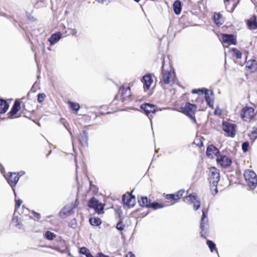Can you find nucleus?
Masks as SVG:
<instances>
[{"label":"nucleus","instance_id":"obj_1","mask_svg":"<svg viewBox=\"0 0 257 257\" xmlns=\"http://www.w3.org/2000/svg\"><path fill=\"white\" fill-rule=\"evenodd\" d=\"M209 179L212 194L215 195L218 192L217 184L220 180L219 170L215 167H211L209 170Z\"/></svg>","mask_w":257,"mask_h":257},{"label":"nucleus","instance_id":"obj_2","mask_svg":"<svg viewBox=\"0 0 257 257\" xmlns=\"http://www.w3.org/2000/svg\"><path fill=\"white\" fill-rule=\"evenodd\" d=\"M202 214L200 225L201 229L200 235L201 237L206 239L209 229L208 218L207 217L208 211L205 209H202Z\"/></svg>","mask_w":257,"mask_h":257},{"label":"nucleus","instance_id":"obj_3","mask_svg":"<svg viewBox=\"0 0 257 257\" xmlns=\"http://www.w3.org/2000/svg\"><path fill=\"white\" fill-rule=\"evenodd\" d=\"M244 177L248 187L254 189L257 185V176L254 172L250 170H246Z\"/></svg>","mask_w":257,"mask_h":257},{"label":"nucleus","instance_id":"obj_4","mask_svg":"<svg viewBox=\"0 0 257 257\" xmlns=\"http://www.w3.org/2000/svg\"><path fill=\"white\" fill-rule=\"evenodd\" d=\"M87 205L89 208L94 209L98 214H101L104 213V205L99 203L98 200L94 197H92L88 201Z\"/></svg>","mask_w":257,"mask_h":257},{"label":"nucleus","instance_id":"obj_5","mask_svg":"<svg viewBox=\"0 0 257 257\" xmlns=\"http://www.w3.org/2000/svg\"><path fill=\"white\" fill-rule=\"evenodd\" d=\"M255 115L254 110L251 107L245 106L240 112V116L244 121H249Z\"/></svg>","mask_w":257,"mask_h":257},{"label":"nucleus","instance_id":"obj_6","mask_svg":"<svg viewBox=\"0 0 257 257\" xmlns=\"http://www.w3.org/2000/svg\"><path fill=\"white\" fill-rule=\"evenodd\" d=\"M141 108L143 109L148 117L151 119L152 114H155L156 112L157 106L155 105L149 103H145L141 105Z\"/></svg>","mask_w":257,"mask_h":257},{"label":"nucleus","instance_id":"obj_7","mask_svg":"<svg viewBox=\"0 0 257 257\" xmlns=\"http://www.w3.org/2000/svg\"><path fill=\"white\" fill-rule=\"evenodd\" d=\"M217 164L223 168H227L232 164V160L225 155H220L216 159Z\"/></svg>","mask_w":257,"mask_h":257},{"label":"nucleus","instance_id":"obj_8","mask_svg":"<svg viewBox=\"0 0 257 257\" xmlns=\"http://www.w3.org/2000/svg\"><path fill=\"white\" fill-rule=\"evenodd\" d=\"M223 130L227 134L228 136L234 137L235 135V125L228 122H223Z\"/></svg>","mask_w":257,"mask_h":257},{"label":"nucleus","instance_id":"obj_9","mask_svg":"<svg viewBox=\"0 0 257 257\" xmlns=\"http://www.w3.org/2000/svg\"><path fill=\"white\" fill-rule=\"evenodd\" d=\"M196 109L197 106L195 104L187 102L183 108V110L185 113H187L191 118H193L195 117L194 113Z\"/></svg>","mask_w":257,"mask_h":257},{"label":"nucleus","instance_id":"obj_10","mask_svg":"<svg viewBox=\"0 0 257 257\" xmlns=\"http://www.w3.org/2000/svg\"><path fill=\"white\" fill-rule=\"evenodd\" d=\"M74 204H71L70 205L64 206L59 212V215L61 217H65L67 216L70 215L71 214L73 213L74 209L76 207Z\"/></svg>","mask_w":257,"mask_h":257},{"label":"nucleus","instance_id":"obj_11","mask_svg":"<svg viewBox=\"0 0 257 257\" xmlns=\"http://www.w3.org/2000/svg\"><path fill=\"white\" fill-rule=\"evenodd\" d=\"M222 41L229 45H236V38L232 34H223L221 36Z\"/></svg>","mask_w":257,"mask_h":257},{"label":"nucleus","instance_id":"obj_12","mask_svg":"<svg viewBox=\"0 0 257 257\" xmlns=\"http://www.w3.org/2000/svg\"><path fill=\"white\" fill-rule=\"evenodd\" d=\"M206 155L210 158H213V155L218 157L220 154L219 150L213 145H209L206 149Z\"/></svg>","mask_w":257,"mask_h":257},{"label":"nucleus","instance_id":"obj_13","mask_svg":"<svg viewBox=\"0 0 257 257\" xmlns=\"http://www.w3.org/2000/svg\"><path fill=\"white\" fill-rule=\"evenodd\" d=\"M9 179L8 180V182L10 185L11 186L13 190L14 191V194L15 196H16V193L15 192V189L14 188V187L17 184V182L19 179V174H16V173H13L11 172L9 173Z\"/></svg>","mask_w":257,"mask_h":257},{"label":"nucleus","instance_id":"obj_14","mask_svg":"<svg viewBox=\"0 0 257 257\" xmlns=\"http://www.w3.org/2000/svg\"><path fill=\"white\" fill-rule=\"evenodd\" d=\"M162 80L165 84H168L170 82L171 79L172 78V74L170 71H165L164 69V65L163 63L162 66Z\"/></svg>","mask_w":257,"mask_h":257},{"label":"nucleus","instance_id":"obj_15","mask_svg":"<svg viewBox=\"0 0 257 257\" xmlns=\"http://www.w3.org/2000/svg\"><path fill=\"white\" fill-rule=\"evenodd\" d=\"M20 105H21V102L20 100H16L12 108L11 111L8 113V115H9V116L8 118H12L15 114H17V113L19 111L20 109Z\"/></svg>","mask_w":257,"mask_h":257},{"label":"nucleus","instance_id":"obj_16","mask_svg":"<svg viewBox=\"0 0 257 257\" xmlns=\"http://www.w3.org/2000/svg\"><path fill=\"white\" fill-rule=\"evenodd\" d=\"M88 133L86 130H83L79 133L78 139L80 143L83 146H88Z\"/></svg>","mask_w":257,"mask_h":257},{"label":"nucleus","instance_id":"obj_17","mask_svg":"<svg viewBox=\"0 0 257 257\" xmlns=\"http://www.w3.org/2000/svg\"><path fill=\"white\" fill-rule=\"evenodd\" d=\"M142 81L144 84V88L148 90L153 83V80L151 75L149 74H147L143 77Z\"/></svg>","mask_w":257,"mask_h":257},{"label":"nucleus","instance_id":"obj_18","mask_svg":"<svg viewBox=\"0 0 257 257\" xmlns=\"http://www.w3.org/2000/svg\"><path fill=\"white\" fill-rule=\"evenodd\" d=\"M122 201L124 205L127 206L128 208L133 207L136 203L135 197L126 198V195H122Z\"/></svg>","mask_w":257,"mask_h":257},{"label":"nucleus","instance_id":"obj_19","mask_svg":"<svg viewBox=\"0 0 257 257\" xmlns=\"http://www.w3.org/2000/svg\"><path fill=\"white\" fill-rule=\"evenodd\" d=\"M138 201L139 205L142 207L149 208L151 200L146 196H138Z\"/></svg>","mask_w":257,"mask_h":257},{"label":"nucleus","instance_id":"obj_20","mask_svg":"<svg viewBox=\"0 0 257 257\" xmlns=\"http://www.w3.org/2000/svg\"><path fill=\"white\" fill-rule=\"evenodd\" d=\"M121 100L122 102L126 100V98L131 96V90L129 87H124L122 86L120 89Z\"/></svg>","mask_w":257,"mask_h":257},{"label":"nucleus","instance_id":"obj_21","mask_svg":"<svg viewBox=\"0 0 257 257\" xmlns=\"http://www.w3.org/2000/svg\"><path fill=\"white\" fill-rule=\"evenodd\" d=\"M62 38V34L61 32H57L52 34L49 38L48 41L50 43V45H53L57 43Z\"/></svg>","mask_w":257,"mask_h":257},{"label":"nucleus","instance_id":"obj_22","mask_svg":"<svg viewBox=\"0 0 257 257\" xmlns=\"http://www.w3.org/2000/svg\"><path fill=\"white\" fill-rule=\"evenodd\" d=\"M247 25L248 28L250 30H255L257 29L256 17L255 16H252L249 20L247 21Z\"/></svg>","mask_w":257,"mask_h":257},{"label":"nucleus","instance_id":"obj_23","mask_svg":"<svg viewBox=\"0 0 257 257\" xmlns=\"http://www.w3.org/2000/svg\"><path fill=\"white\" fill-rule=\"evenodd\" d=\"M205 94V98L207 104L209 107L213 108V92L211 91L210 93V96L209 93H208V90L204 93Z\"/></svg>","mask_w":257,"mask_h":257},{"label":"nucleus","instance_id":"obj_24","mask_svg":"<svg viewBox=\"0 0 257 257\" xmlns=\"http://www.w3.org/2000/svg\"><path fill=\"white\" fill-rule=\"evenodd\" d=\"M9 107V103L4 99H0V113H5Z\"/></svg>","mask_w":257,"mask_h":257},{"label":"nucleus","instance_id":"obj_25","mask_svg":"<svg viewBox=\"0 0 257 257\" xmlns=\"http://www.w3.org/2000/svg\"><path fill=\"white\" fill-rule=\"evenodd\" d=\"M173 10L176 15H179L181 13L182 8L180 1L177 0L174 2L173 4Z\"/></svg>","mask_w":257,"mask_h":257},{"label":"nucleus","instance_id":"obj_26","mask_svg":"<svg viewBox=\"0 0 257 257\" xmlns=\"http://www.w3.org/2000/svg\"><path fill=\"white\" fill-rule=\"evenodd\" d=\"M246 67L252 71H254L257 69V63L254 60L251 59L246 62Z\"/></svg>","mask_w":257,"mask_h":257},{"label":"nucleus","instance_id":"obj_27","mask_svg":"<svg viewBox=\"0 0 257 257\" xmlns=\"http://www.w3.org/2000/svg\"><path fill=\"white\" fill-rule=\"evenodd\" d=\"M214 21L217 25H221L223 22L222 15L220 13L215 14L214 15Z\"/></svg>","mask_w":257,"mask_h":257},{"label":"nucleus","instance_id":"obj_28","mask_svg":"<svg viewBox=\"0 0 257 257\" xmlns=\"http://www.w3.org/2000/svg\"><path fill=\"white\" fill-rule=\"evenodd\" d=\"M206 244H207L208 247L209 248L211 252H212L214 251H215L218 254V251L216 247V244L214 242L210 240L207 239L206 241Z\"/></svg>","mask_w":257,"mask_h":257},{"label":"nucleus","instance_id":"obj_29","mask_svg":"<svg viewBox=\"0 0 257 257\" xmlns=\"http://www.w3.org/2000/svg\"><path fill=\"white\" fill-rule=\"evenodd\" d=\"M197 197L198 196L196 193L190 194L186 197L187 203L189 204L193 203L196 200H198Z\"/></svg>","mask_w":257,"mask_h":257},{"label":"nucleus","instance_id":"obj_30","mask_svg":"<svg viewBox=\"0 0 257 257\" xmlns=\"http://www.w3.org/2000/svg\"><path fill=\"white\" fill-rule=\"evenodd\" d=\"M164 207V205L157 202H150L149 208H151L154 210H157L159 209L163 208Z\"/></svg>","mask_w":257,"mask_h":257},{"label":"nucleus","instance_id":"obj_31","mask_svg":"<svg viewBox=\"0 0 257 257\" xmlns=\"http://www.w3.org/2000/svg\"><path fill=\"white\" fill-rule=\"evenodd\" d=\"M80 253L85 255L86 257H94L90 252L89 250L85 247H82L79 250Z\"/></svg>","mask_w":257,"mask_h":257},{"label":"nucleus","instance_id":"obj_32","mask_svg":"<svg viewBox=\"0 0 257 257\" xmlns=\"http://www.w3.org/2000/svg\"><path fill=\"white\" fill-rule=\"evenodd\" d=\"M90 224L93 226H98L101 223V220L99 218H89Z\"/></svg>","mask_w":257,"mask_h":257},{"label":"nucleus","instance_id":"obj_33","mask_svg":"<svg viewBox=\"0 0 257 257\" xmlns=\"http://www.w3.org/2000/svg\"><path fill=\"white\" fill-rule=\"evenodd\" d=\"M56 235L50 231H47L45 234V236L46 239L49 240H53L55 237Z\"/></svg>","mask_w":257,"mask_h":257},{"label":"nucleus","instance_id":"obj_34","mask_svg":"<svg viewBox=\"0 0 257 257\" xmlns=\"http://www.w3.org/2000/svg\"><path fill=\"white\" fill-rule=\"evenodd\" d=\"M166 198L167 199H170L174 201L173 202L171 203L172 205L177 203L178 201V200L176 198V195H175V193L166 195Z\"/></svg>","mask_w":257,"mask_h":257},{"label":"nucleus","instance_id":"obj_35","mask_svg":"<svg viewBox=\"0 0 257 257\" xmlns=\"http://www.w3.org/2000/svg\"><path fill=\"white\" fill-rule=\"evenodd\" d=\"M69 103L70 104V108H71L72 110H73L76 112H77L78 111V110L80 108V106L78 103L71 102V101H69Z\"/></svg>","mask_w":257,"mask_h":257},{"label":"nucleus","instance_id":"obj_36","mask_svg":"<svg viewBox=\"0 0 257 257\" xmlns=\"http://www.w3.org/2000/svg\"><path fill=\"white\" fill-rule=\"evenodd\" d=\"M124 226L125 225L123 223L122 219L120 218L116 224V228L118 230L122 231L124 229Z\"/></svg>","mask_w":257,"mask_h":257},{"label":"nucleus","instance_id":"obj_37","mask_svg":"<svg viewBox=\"0 0 257 257\" xmlns=\"http://www.w3.org/2000/svg\"><path fill=\"white\" fill-rule=\"evenodd\" d=\"M231 51L234 53L235 57L237 59H240L242 56L241 52L235 48H233Z\"/></svg>","mask_w":257,"mask_h":257},{"label":"nucleus","instance_id":"obj_38","mask_svg":"<svg viewBox=\"0 0 257 257\" xmlns=\"http://www.w3.org/2000/svg\"><path fill=\"white\" fill-rule=\"evenodd\" d=\"M207 91V89L203 88V89H192L191 92L193 94H204Z\"/></svg>","mask_w":257,"mask_h":257},{"label":"nucleus","instance_id":"obj_39","mask_svg":"<svg viewBox=\"0 0 257 257\" xmlns=\"http://www.w3.org/2000/svg\"><path fill=\"white\" fill-rule=\"evenodd\" d=\"M249 145L248 142H245L242 144L241 148L243 152H246L248 151Z\"/></svg>","mask_w":257,"mask_h":257},{"label":"nucleus","instance_id":"obj_40","mask_svg":"<svg viewBox=\"0 0 257 257\" xmlns=\"http://www.w3.org/2000/svg\"><path fill=\"white\" fill-rule=\"evenodd\" d=\"M46 97V95L44 93H39L37 96V100L39 103L42 102L45 98Z\"/></svg>","mask_w":257,"mask_h":257},{"label":"nucleus","instance_id":"obj_41","mask_svg":"<svg viewBox=\"0 0 257 257\" xmlns=\"http://www.w3.org/2000/svg\"><path fill=\"white\" fill-rule=\"evenodd\" d=\"M61 123L63 124L64 126L68 130V131L69 132L71 137V139L72 140L73 139V135H72V134L70 130V128L68 127V123H66L65 121H64V119L62 118L61 119Z\"/></svg>","mask_w":257,"mask_h":257},{"label":"nucleus","instance_id":"obj_42","mask_svg":"<svg viewBox=\"0 0 257 257\" xmlns=\"http://www.w3.org/2000/svg\"><path fill=\"white\" fill-rule=\"evenodd\" d=\"M193 204H194V205H193V209H194V210H198L200 208L201 203H200V201L199 200H196L193 203Z\"/></svg>","mask_w":257,"mask_h":257},{"label":"nucleus","instance_id":"obj_43","mask_svg":"<svg viewBox=\"0 0 257 257\" xmlns=\"http://www.w3.org/2000/svg\"><path fill=\"white\" fill-rule=\"evenodd\" d=\"M184 192V190H180L177 191L175 194L176 195V198L178 200L183 196V193Z\"/></svg>","mask_w":257,"mask_h":257},{"label":"nucleus","instance_id":"obj_44","mask_svg":"<svg viewBox=\"0 0 257 257\" xmlns=\"http://www.w3.org/2000/svg\"><path fill=\"white\" fill-rule=\"evenodd\" d=\"M249 137L250 139L252 140V141H254L257 138V137H256V134L254 133L253 131L249 135Z\"/></svg>","mask_w":257,"mask_h":257},{"label":"nucleus","instance_id":"obj_45","mask_svg":"<svg viewBox=\"0 0 257 257\" xmlns=\"http://www.w3.org/2000/svg\"><path fill=\"white\" fill-rule=\"evenodd\" d=\"M22 202L23 201L21 199L16 200V209L19 208L20 207L21 205L22 204Z\"/></svg>","mask_w":257,"mask_h":257},{"label":"nucleus","instance_id":"obj_46","mask_svg":"<svg viewBox=\"0 0 257 257\" xmlns=\"http://www.w3.org/2000/svg\"><path fill=\"white\" fill-rule=\"evenodd\" d=\"M76 225V221L75 219H73L71 221L70 223H69V226L73 228H74Z\"/></svg>","mask_w":257,"mask_h":257},{"label":"nucleus","instance_id":"obj_47","mask_svg":"<svg viewBox=\"0 0 257 257\" xmlns=\"http://www.w3.org/2000/svg\"><path fill=\"white\" fill-rule=\"evenodd\" d=\"M0 15L1 16H3V17H4L8 19H9L10 20L11 19V18H12L11 16H10L9 15H8V14L5 13H0Z\"/></svg>","mask_w":257,"mask_h":257},{"label":"nucleus","instance_id":"obj_48","mask_svg":"<svg viewBox=\"0 0 257 257\" xmlns=\"http://www.w3.org/2000/svg\"><path fill=\"white\" fill-rule=\"evenodd\" d=\"M32 213L34 215V217L36 218H37L38 219H40L41 217L40 214L39 213H37L34 211H32Z\"/></svg>","mask_w":257,"mask_h":257},{"label":"nucleus","instance_id":"obj_49","mask_svg":"<svg viewBox=\"0 0 257 257\" xmlns=\"http://www.w3.org/2000/svg\"><path fill=\"white\" fill-rule=\"evenodd\" d=\"M95 257H109V256L106 255L104 254L102 252H99V253H97Z\"/></svg>","mask_w":257,"mask_h":257},{"label":"nucleus","instance_id":"obj_50","mask_svg":"<svg viewBox=\"0 0 257 257\" xmlns=\"http://www.w3.org/2000/svg\"><path fill=\"white\" fill-rule=\"evenodd\" d=\"M71 33L73 35L76 36L77 34V31L75 29H72Z\"/></svg>","mask_w":257,"mask_h":257},{"label":"nucleus","instance_id":"obj_51","mask_svg":"<svg viewBox=\"0 0 257 257\" xmlns=\"http://www.w3.org/2000/svg\"><path fill=\"white\" fill-rule=\"evenodd\" d=\"M134 190H133L128 194L127 196H126V198H131V197H135L134 195L132 194V193L133 192Z\"/></svg>","mask_w":257,"mask_h":257},{"label":"nucleus","instance_id":"obj_52","mask_svg":"<svg viewBox=\"0 0 257 257\" xmlns=\"http://www.w3.org/2000/svg\"><path fill=\"white\" fill-rule=\"evenodd\" d=\"M126 257H135V255L131 252H129L126 255Z\"/></svg>","mask_w":257,"mask_h":257},{"label":"nucleus","instance_id":"obj_53","mask_svg":"<svg viewBox=\"0 0 257 257\" xmlns=\"http://www.w3.org/2000/svg\"><path fill=\"white\" fill-rule=\"evenodd\" d=\"M10 21L13 23L15 26L17 27V21L12 18Z\"/></svg>","mask_w":257,"mask_h":257},{"label":"nucleus","instance_id":"obj_54","mask_svg":"<svg viewBox=\"0 0 257 257\" xmlns=\"http://www.w3.org/2000/svg\"><path fill=\"white\" fill-rule=\"evenodd\" d=\"M95 1L99 3H102V4L104 3L106 1V0H95Z\"/></svg>","mask_w":257,"mask_h":257},{"label":"nucleus","instance_id":"obj_55","mask_svg":"<svg viewBox=\"0 0 257 257\" xmlns=\"http://www.w3.org/2000/svg\"><path fill=\"white\" fill-rule=\"evenodd\" d=\"M0 170H1L2 173H3L4 171V168H3L1 165H0Z\"/></svg>","mask_w":257,"mask_h":257},{"label":"nucleus","instance_id":"obj_56","mask_svg":"<svg viewBox=\"0 0 257 257\" xmlns=\"http://www.w3.org/2000/svg\"><path fill=\"white\" fill-rule=\"evenodd\" d=\"M13 221V222H18V218L17 217L14 218Z\"/></svg>","mask_w":257,"mask_h":257},{"label":"nucleus","instance_id":"obj_57","mask_svg":"<svg viewBox=\"0 0 257 257\" xmlns=\"http://www.w3.org/2000/svg\"><path fill=\"white\" fill-rule=\"evenodd\" d=\"M237 6V4H233V8H232V11L234 10V9L235 8V7H236Z\"/></svg>","mask_w":257,"mask_h":257},{"label":"nucleus","instance_id":"obj_58","mask_svg":"<svg viewBox=\"0 0 257 257\" xmlns=\"http://www.w3.org/2000/svg\"><path fill=\"white\" fill-rule=\"evenodd\" d=\"M253 132H254V133L256 134V137H257V128H255Z\"/></svg>","mask_w":257,"mask_h":257},{"label":"nucleus","instance_id":"obj_59","mask_svg":"<svg viewBox=\"0 0 257 257\" xmlns=\"http://www.w3.org/2000/svg\"><path fill=\"white\" fill-rule=\"evenodd\" d=\"M23 174V173H22V172H19V173H17V174H19V176L20 177Z\"/></svg>","mask_w":257,"mask_h":257},{"label":"nucleus","instance_id":"obj_60","mask_svg":"<svg viewBox=\"0 0 257 257\" xmlns=\"http://www.w3.org/2000/svg\"><path fill=\"white\" fill-rule=\"evenodd\" d=\"M90 187H92V182H90Z\"/></svg>","mask_w":257,"mask_h":257},{"label":"nucleus","instance_id":"obj_61","mask_svg":"<svg viewBox=\"0 0 257 257\" xmlns=\"http://www.w3.org/2000/svg\"><path fill=\"white\" fill-rule=\"evenodd\" d=\"M229 0H224V3L229 2Z\"/></svg>","mask_w":257,"mask_h":257},{"label":"nucleus","instance_id":"obj_62","mask_svg":"<svg viewBox=\"0 0 257 257\" xmlns=\"http://www.w3.org/2000/svg\"><path fill=\"white\" fill-rule=\"evenodd\" d=\"M136 2H139L141 0H134Z\"/></svg>","mask_w":257,"mask_h":257},{"label":"nucleus","instance_id":"obj_63","mask_svg":"<svg viewBox=\"0 0 257 257\" xmlns=\"http://www.w3.org/2000/svg\"><path fill=\"white\" fill-rule=\"evenodd\" d=\"M77 168H78V166L77 165V164L76 165V171H77Z\"/></svg>","mask_w":257,"mask_h":257},{"label":"nucleus","instance_id":"obj_64","mask_svg":"<svg viewBox=\"0 0 257 257\" xmlns=\"http://www.w3.org/2000/svg\"><path fill=\"white\" fill-rule=\"evenodd\" d=\"M34 85L33 86L32 88H31V91H33V88H34Z\"/></svg>","mask_w":257,"mask_h":257}]
</instances>
